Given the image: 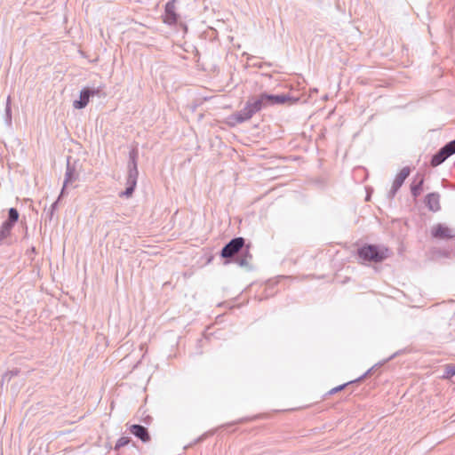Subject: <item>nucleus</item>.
Returning <instances> with one entry per match:
<instances>
[{
	"label": "nucleus",
	"mask_w": 455,
	"mask_h": 455,
	"mask_svg": "<svg viewBox=\"0 0 455 455\" xmlns=\"http://www.w3.org/2000/svg\"><path fill=\"white\" fill-rule=\"evenodd\" d=\"M220 255L224 259L225 264L236 263L242 267L251 270L250 260L252 255L250 252V245L245 244V239L242 236L232 238L221 249Z\"/></svg>",
	"instance_id": "1"
},
{
	"label": "nucleus",
	"mask_w": 455,
	"mask_h": 455,
	"mask_svg": "<svg viewBox=\"0 0 455 455\" xmlns=\"http://www.w3.org/2000/svg\"><path fill=\"white\" fill-rule=\"evenodd\" d=\"M390 255V249L383 244L364 243L356 251V256L362 263H381Z\"/></svg>",
	"instance_id": "2"
},
{
	"label": "nucleus",
	"mask_w": 455,
	"mask_h": 455,
	"mask_svg": "<svg viewBox=\"0 0 455 455\" xmlns=\"http://www.w3.org/2000/svg\"><path fill=\"white\" fill-rule=\"evenodd\" d=\"M265 95H267V92H263L259 96L250 97L243 108L233 114V119L238 124L244 123L250 120L256 113L268 107L269 102Z\"/></svg>",
	"instance_id": "3"
},
{
	"label": "nucleus",
	"mask_w": 455,
	"mask_h": 455,
	"mask_svg": "<svg viewBox=\"0 0 455 455\" xmlns=\"http://www.w3.org/2000/svg\"><path fill=\"white\" fill-rule=\"evenodd\" d=\"M138 158L139 151L137 148H132L129 152V162H128V175L126 179V188L120 193V196L130 197L132 196L139 176L138 171Z\"/></svg>",
	"instance_id": "4"
},
{
	"label": "nucleus",
	"mask_w": 455,
	"mask_h": 455,
	"mask_svg": "<svg viewBox=\"0 0 455 455\" xmlns=\"http://www.w3.org/2000/svg\"><path fill=\"white\" fill-rule=\"evenodd\" d=\"M103 87L98 86V87H84L79 93V99L73 101V108L76 109H83L84 108L89 101L90 99L98 96L101 97L104 96Z\"/></svg>",
	"instance_id": "5"
},
{
	"label": "nucleus",
	"mask_w": 455,
	"mask_h": 455,
	"mask_svg": "<svg viewBox=\"0 0 455 455\" xmlns=\"http://www.w3.org/2000/svg\"><path fill=\"white\" fill-rule=\"evenodd\" d=\"M78 164L79 163L77 160L71 162V156L68 157L65 179H64L62 188L60 193V197H64L67 195V192H66L67 188L69 185L73 184L75 181L79 180Z\"/></svg>",
	"instance_id": "6"
},
{
	"label": "nucleus",
	"mask_w": 455,
	"mask_h": 455,
	"mask_svg": "<svg viewBox=\"0 0 455 455\" xmlns=\"http://www.w3.org/2000/svg\"><path fill=\"white\" fill-rule=\"evenodd\" d=\"M269 106L275 105H291L298 101V99L290 97L288 94H270L267 92L265 95Z\"/></svg>",
	"instance_id": "7"
},
{
	"label": "nucleus",
	"mask_w": 455,
	"mask_h": 455,
	"mask_svg": "<svg viewBox=\"0 0 455 455\" xmlns=\"http://www.w3.org/2000/svg\"><path fill=\"white\" fill-rule=\"evenodd\" d=\"M130 433L143 443H148L151 440L148 428L140 424H132L128 427Z\"/></svg>",
	"instance_id": "8"
},
{
	"label": "nucleus",
	"mask_w": 455,
	"mask_h": 455,
	"mask_svg": "<svg viewBox=\"0 0 455 455\" xmlns=\"http://www.w3.org/2000/svg\"><path fill=\"white\" fill-rule=\"evenodd\" d=\"M179 14L175 12V5L172 2H167L164 7V22L168 25H174L178 22Z\"/></svg>",
	"instance_id": "9"
},
{
	"label": "nucleus",
	"mask_w": 455,
	"mask_h": 455,
	"mask_svg": "<svg viewBox=\"0 0 455 455\" xmlns=\"http://www.w3.org/2000/svg\"><path fill=\"white\" fill-rule=\"evenodd\" d=\"M432 235L436 239H451L455 236L447 226L441 223L433 228Z\"/></svg>",
	"instance_id": "10"
},
{
	"label": "nucleus",
	"mask_w": 455,
	"mask_h": 455,
	"mask_svg": "<svg viewBox=\"0 0 455 455\" xmlns=\"http://www.w3.org/2000/svg\"><path fill=\"white\" fill-rule=\"evenodd\" d=\"M425 204L430 211L438 212L441 209L440 195L435 192L427 194L425 197Z\"/></svg>",
	"instance_id": "11"
},
{
	"label": "nucleus",
	"mask_w": 455,
	"mask_h": 455,
	"mask_svg": "<svg viewBox=\"0 0 455 455\" xmlns=\"http://www.w3.org/2000/svg\"><path fill=\"white\" fill-rule=\"evenodd\" d=\"M424 177L420 174H417L415 180L411 185V193L414 198H417L423 190Z\"/></svg>",
	"instance_id": "12"
},
{
	"label": "nucleus",
	"mask_w": 455,
	"mask_h": 455,
	"mask_svg": "<svg viewBox=\"0 0 455 455\" xmlns=\"http://www.w3.org/2000/svg\"><path fill=\"white\" fill-rule=\"evenodd\" d=\"M373 371V367L369 369L364 374H363L362 376H360L359 378H357L356 379H354V380H350L347 383H344L342 385H339L336 387H333L332 389H331L329 392H328V395H334L343 389L346 388V387L351 385V384H354V383H357V382H360L362 381L363 379H364L368 375H370L371 373V371Z\"/></svg>",
	"instance_id": "13"
},
{
	"label": "nucleus",
	"mask_w": 455,
	"mask_h": 455,
	"mask_svg": "<svg viewBox=\"0 0 455 455\" xmlns=\"http://www.w3.org/2000/svg\"><path fill=\"white\" fill-rule=\"evenodd\" d=\"M448 157V154L444 151L443 148H441L436 153H435L430 160V164L432 167H436L442 164Z\"/></svg>",
	"instance_id": "14"
},
{
	"label": "nucleus",
	"mask_w": 455,
	"mask_h": 455,
	"mask_svg": "<svg viewBox=\"0 0 455 455\" xmlns=\"http://www.w3.org/2000/svg\"><path fill=\"white\" fill-rule=\"evenodd\" d=\"M411 173V168L409 166L403 167L399 173L396 175L393 185L396 188H400L404 183L405 180L409 177Z\"/></svg>",
	"instance_id": "15"
},
{
	"label": "nucleus",
	"mask_w": 455,
	"mask_h": 455,
	"mask_svg": "<svg viewBox=\"0 0 455 455\" xmlns=\"http://www.w3.org/2000/svg\"><path fill=\"white\" fill-rule=\"evenodd\" d=\"M132 443V446L135 449H137V446L135 443L132 442V439L129 436H122L120 437L114 447L115 451H119L121 448L130 444Z\"/></svg>",
	"instance_id": "16"
},
{
	"label": "nucleus",
	"mask_w": 455,
	"mask_h": 455,
	"mask_svg": "<svg viewBox=\"0 0 455 455\" xmlns=\"http://www.w3.org/2000/svg\"><path fill=\"white\" fill-rule=\"evenodd\" d=\"M5 122L8 125L12 124V107H11V97L9 96L6 100L5 106Z\"/></svg>",
	"instance_id": "17"
},
{
	"label": "nucleus",
	"mask_w": 455,
	"mask_h": 455,
	"mask_svg": "<svg viewBox=\"0 0 455 455\" xmlns=\"http://www.w3.org/2000/svg\"><path fill=\"white\" fill-rule=\"evenodd\" d=\"M20 372V371L19 369H13L12 371H6L2 377V384L4 382H10L12 377L19 375Z\"/></svg>",
	"instance_id": "18"
},
{
	"label": "nucleus",
	"mask_w": 455,
	"mask_h": 455,
	"mask_svg": "<svg viewBox=\"0 0 455 455\" xmlns=\"http://www.w3.org/2000/svg\"><path fill=\"white\" fill-rule=\"evenodd\" d=\"M19 217H20V214L16 208L12 207L9 209L8 218H7L9 220V222L17 223L19 220Z\"/></svg>",
	"instance_id": "19"
},
{
	"label": "nucleus",
	"mask_w": 455,
	"mask_h": 455,
	"mask_svg": "<svg viewBox=\"0 0 455 455\" xmlns=\"http://www.w3.org/2000/svg\"><path fill=\"white\" fill-rule=\"evenodd\" d=\"M455 376V365L449 363L444 366L443 378L451 379Z\"/></svg>",
	"instance_id": "20"
},
{
	"label": "nucleus",
	"mask_w": 455,
	"mask_h": 455,
	"mask_svg": "<svg viewBox=\"0 0 455 455\" xmlns=\"http://www.w3.org/2000/svg\"><path fill=\"white\" fill-rule=\"evenodd\" d=\"M444 151L448 154L449 156L455 154V139L447 142L444 146L442 147Z\"/></svg>",
	"instance_id": "21"
},
{
	"label": "nucleus",
	"mask_w": 455,
	"mask_h": 455,
	"mask_svg": "<svg viewBox=\"0 0 455 455\" xmlns=\"http://www.w3.org/2000/svg\"><path fill=\"white\" fill-rule=\"evenodd\" d=\"M16 223L14 222H9V220L7 219L4 220L0 228L4 233H6L8 235H11V231L12 228L14 227Z\"/></svg>",
	"instance_id": "22"
},
{
	"label": "nucleus",
	"mask_w": 455,
	"mask_h": 455,
	"mask_svg": "<svg viewBox=\"0 0 455 455\" xmlns=\"http://www.w3.org/2000/svg\"><path fill=\"white\" fill-rule=\"evenodd\" d=\"M400 188H396L395 186L392 185L391 189L389 190L387 196L389 199H393L396 193L398 192Z\"/></svg>",
	"instance_id": "23"
},
{
	"label": "nucleus",
	"mask_w": 455,
	"mask_h": 455,
	"mask_svg": "<svg viewBox=\"0 0 455 455\" xmlns=\"http://www.w3.org/2000/svg\"><path fill=\"white\" fill-rule=\"evenodd\" d=\"M53 214L54 212H52V210H48L44 215L45 221H51L52 220Z\"/></svg>",
	"instance_id": "24"
},
{
	"label": "nucleus",
	"mask_w": 455,
	"mask_h": 455,
	"mask_svg": "<svg viewBox=\"0 0 455 455\" xmlns=\"http://www.w3.org/2000/svg\"><path fill=\"white\" fill-rule=\"evenodd\" d=\"M62 197H60V196H58V199L52 204L51 207L49 210H52V212H54L55 210L57 209L58 207V204H59V201L61 199Z\"/></svg>",
	"instance_id": "25"
},
{
	"label": "nucleus",
	"mask_w": 455,
	"mask_h": 455,
	"mask_svg": "<svg viewBox=\"0 0 455 455\" xmlns=\"http://www.w3.org/2000/svg\"><path fill=\"white\" fill-rule=\"evenodd\" d=\"M9 235L0 229V243L3 242L4 239H5Z\"/></svg>",
	"instance_id": "26"
},
{
	"label": "nucleus",
	"mask_w": 455,
	"mask_h": 455,
	"mask_svg": "<svg viewBox=\"0 0 455 455\" xmlns=\"http://www.w3.org/2000/svg\"><path fill=\"white\" fill-rule=\"evenodd\" d=\"M152 417L151 416H147L143 419V422H145L146 424L149 425L151 422H152Z\"/></svg>",
	"instance_id": "27"
},
{
	"label": "nucleus",
	"mask_w": 455,
	"mask_h": 455,
	"mask_svg": "<svg viewBox=\"0 0 455 455\" xmlns=\"http://www.w3.org/2000/svg\"><path fill=\"white\" fill-rule=\"evenodd\" d=\"M204 438H205V435H201L200 437H198V438L195 441V443H197L202 442Z\"/></svg>",
	"instance_id": "28"
},
{
	"label": "nucleus",
	"mask_w": 455,
	"mask_h": 455,
	"mask_svg": "<svg viewBox=\"0 0 455 455\" xmlns=\"http://www.w3.org/2000/svg\"><path fill=\"white\" fill-rule=\"evenodd\" d=\"M244 420H245L244 419H239L236 423H242V422H243Z\"/></svg>",
	"instance_id": "29"
},
{
	"label": "nucleus",
	"mask_w": 455,
	"mask_h": 455,
	"mask_svg": "<svg viewBox=\"0 0 455 455\" xmlns=\"http://www.w3.org/2000/svg\"><path fill=\"white\" fill-rule=\"evenodd\" d=\"M395 355H396V354H394L393 355H391V356L389 357V359H388V360H390V359L394 358V357L395 356Z\"/></svg>",
	"instance_id": "30"
},
{
	"label": "nucleus",
	"mask_w": 455,
	"mask_h": 455,
	"mask_svg": "<svg viewBox=\"0 0 455 455\" xmlns=\"http://www.w3.org/2000/svg\"><path fill=\"white\" fill-rule=\"evenodd\" d=\"M176 0H170L169 2H172V4H174Z\"/></svg>",
	"instance_id": "31"
}]
</instances>
